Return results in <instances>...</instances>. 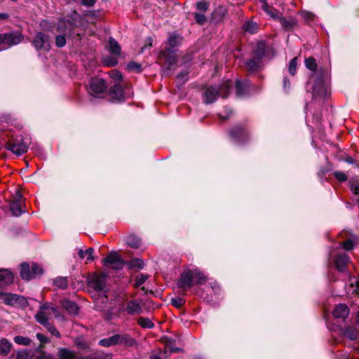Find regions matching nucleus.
<instances>
[{"label": "nucleus", "mask_w": 359, "mask_h": 359, "mask_svg": "<svg viewBox=\"0 0 359 359\" xmlns=\"http://www.w3.org/2000/svg\"><path fill=\"white\" fill-rule=\"evenodd\" d=\"M74 25L70 20H60L57 25V30L62 34L69 36L72 34Z\"/></svg>", "instance_id": "obj_18"}, {"label": "nucleus", "mask_w": 359, "mask_h": 359, "mask_svg": "<svg viewBox=\"0 0 359 359\" xmlns=\"http://www.w3.org/2000/svg\"><path fill=\"white\" fill-rule=\"evenodd\" d=\"M126 243L130 248L137 249L141 246V240L136 235L130 234L127 237Z\"/></svg>", "instance_id": "obj_30"}, {"label": "nucleus", "mask_w": 359, "mask_h": 359, "mask_svg": "<svg viewBox=\"0 0 359 359\" xmlns=\"http://www.w3.org/2000/svg\"><path fill=\"white\" fill-rule=\"evenodd\" d=\"M127 69L130 72L140 73L142 72V65L135 62H130L127 65Z\"/></svg>", "instance_id": "obj_42"}, {"label": "nucleus", "mask_w": 359, "mask_h": 359, "mask_svg": "<svg viewBox=\"0 0 359 359\" xmlns=\"http://www.w3.org/2000/svg\"><path fill=\"white\" fill-rule=\"evenodd\" d=\"M355 245V243L351 238L347 239L346 241L340 243V246H341L346 250H351L353 249Z\"/></svg>", "instance_id": "obj_46"}, {"label": "nucleus", "mask_w": 359, "mask_h": 359, "mask_svg": "<svg viewBox=\"0 0 359 359\" xmlns=\"http://www.w3.org/2000/svg\"><path fill=\"white\" fill-rule=\"evenodd\" d=\"M104 63L108 67H113L117 64V60L115 58H106L104 60Z\"/></svg>", "instance_id": "obj_57"}, {"label": "nucleus", "mask_w": 359, "mask_h": 359, "mask_svg": "<svg viewBox=\"0 0 359 359\" xmlns=\"http://www.w3.org/2000/svg\"><path fill=\"white\" fill-rule=\"evenodd\" d=\"M149 278V276L147 274L141 273L137 275L135 278V283L134 286L135 287H140Z\"/></svg>", "instance_id": "obj_44"}, {"label": "nucleus", "mask_w": 359, "mask_h": 359, "mask_svg": "<svg viewBox=\"0 0 359 359\" xmlns=\"http://www.w3.org/2000/svg\"><path fill=\"white\" fill-rule=\"evenodd\" d=\"M118 344H124L128 346H133L135 344V340L130 337L127 334L120 335L118 334Z\"/></svg>", "instance_id": "obj_34"}, {"label": "nucleus", "mask_w": 359, "mask_h": 359, "mask_svg": "<svg viewBox=\"0 0 359 359\" xmlns=\"http://www.w3.org/2000/svg\"><path fill=\"white\" fill-rule=\"evenodd\" d=\"M332 259L338 271L345 272L346 271L348 264L350 263V257L345 252H338Z\"/></svg>", "instance_id": "obj_13"}, {"label": "nucleus", "mask_w": 359, "mask_h": 359, "mask_svg": "<svg viewBox=\"0 0 359 359\" xmlns=\"http://www.w3.org/2000/svg\"><path fill=\"white\" fill-rule=\"evenodd\" d=\"M194 18L196 22L201 25H204L207 22V18L205 15L201 13H196L194 14Z\"/></svg>", "instance_id": "obj_51"}, {"label": "nucleus", "mask_w": 359, "mask_h": 359, "mask_svg": "<svg viewBox=\"0 0 359 359\" xmlns=\"http://www.w3.org/2000/svg\"><path fill=\"white\" fill-rule=\"evenodd\" d=\"M53 335L60 337V332L57 330L50 323L46 327Z\"/></svg>", "instance_id": "obj_55"}, {"label": "nucleus", "mask_w": 359, "mask_h": 359, "mask_svg": "<svg viewBox=\"0 0 359 359\" xmlns=\"http://www.w3.org/2000/svg\"><path fill=\"white\" fill-rule=\"evenodd\" d=\"M11 344L6 339L0 340V355H7L11 351Z\"/></svg>", "instance_id": "obj_33"}, {"label": "nucleus", "mask_w": 359, "mask_h": 359, "mask_svg": "<svg viewBox=\"0 0 359 359\" xmlns=\"http://www.w3.org/2000/svg\"><path fill=\"white\" fill-rule=\"evenodd\" d=\"M107 88L106 81L101 78H92L89 81L88 90L95 97H102Z\"/></svg>", "instance_id": "obj_4"}, {"label": "nucleus", "mask_w": 359, "mask_h": 359, "mask_svg": "<svg viewBox=\"0 0 359 359\" xmlns=\"http://www.w3.org/2000/svg\"><path fill=\"white\" fill-rule=\"evenodd\" d=\"M333 175L334 177L341 182H346L348 180L347 175L341 171H335Z\"/></svg>", "instance_id": "obj_52"}, {"label": "nucleus", "mask_w": 359, "mask_h": 359, "mask_svg": "<svg viewBox=\"0 0 359 359\" xmlns=\"http://www.w3.org/2000/svg\"><path fill=\"white\" fill-rule=\"evenodd\" d=\"M24 201L20 191H16L13 199L10 203V210L13 216L19 217L25 212L23 209Z\"/></svg>", "instance_id": "obj_10"}, {"label": "nucleus", "mask_w": 359, "mask_h": 359, "mask_svg": "<svg viewBox=\"0 0 359 359\" xmlns=\"http://www.w3.org/2000/svg\"><path fill=\"white\" fill-rule=\"evenodd\" d=\"M62 306L71 315H76L79 313V307L74 302L64 300L62 302Z\"/></svg>", "instance_id": "obj_24"}, {"label": "nucleus", "mask_w": 359, "mask_h": 359, "mask_svg": "<svg viewBox=\"0 0 359 359\" xmlns=\"http://www.w3.org/2000/svg\"><path fill=\"white\" fill-rule=\"evenodd\" d=\"M118 338H119L118 334H115L109 338L102 339L100 340L99 344L102 346H105V347L116 345V344H118L117 339Z\"/></svg>", "instance_id": "obj_32"}, {"label": "nucleus", "mask_w": 359, "mask_h": 359, "mask_svg": "<svg viewBox=\"0 0 359 359\" xmlns=\"http://www.w3.org/2000/svg\"><path fill=\"white\" fill-rule=\"evenodd\" d=\"M13 340L17 344L23 346H29L32 342V340L29 338L20 335L15 336Z\"/></svg>", "instance_id": "obj_40"}, {"label": "nucleus", "mask_w": 359, "mask_h": 359, "mask_svg": "<svg viewBox=\"0 0 359 359\" xmlns=\"http://www.w3.org/2000/svg\"><path fill=\"white\" fill-rule=\"evenodd\" d=\"M30 140L28 137H18L11 142L7 145V149L13 154L20 156L28 150Z\"/></svg>", "instance_id": "obj_6"}, {"label": "nucleus", "mask_w": 359, "mask_h": 359, "mask_svg": "<svg viewBox=\"0 0 359 359\" xmlns=\"http://www.w3.org/2000/svg\"><path fill=\"white\" fill-rule=\"evenodd\" d=\"M65 34L57 35L55 38V44L58 48H62L66 44V36Z\"/></svg>", "instance_id": "obj_48"}, {"label": "nucleus", "mask_w": 359, "mask_h": 359, "mask_svg": "<svg viewBox=\"0 0 359 359\" xmlns=\"http://www.w3.org/2000/svg\"><path fill=\"white\" fill-rule=\"evenodd\" d=\"M137 323L143 328L151 329L154 326L153 322L149 318L145 317L139 318L137 320Z\"/></svg>", "instance_id": "obj_38"}, {"label": "nucleus", "mask_w": 359, "mask_h": 359, "mask_svg": "<svg viewBox=\"0 0 359 359\" xmlns=\"http://www.w3.org/2000/svg\"><path fill=\"white\" fill-rule=\"evenodd\" d=\"M181 39V37L177 34H173L170 35L168 39V45L169 46L168 48L172 50L175 47L177 46L180 43Z\"/></svg>", "instance_id": "obj_35"}, {"label": "nucleus", "mask_w": 359, "mask_h": 359, "mask_svg": "<svg viewBox=\"0 0 359 359\" xmlns=\"http://www.w3.org/2000/svg\"><path fill=\"white\" fill-rule=\"evenodd\" d=\"M89 285L97 292H104L106 287V276H93L89 280Z\"/></svg>", "instance_id": "obj_14"}, {"label": "nucleus", "mask_w": 359, "mask_h": 359, "mask_svg": "<svg viewBox=\"0 0 359 359\" xmlns=\"http://www.w3.org/2000/svg\"><path fill=\"white\" fill-rule=\"evenodd\" d=\"M36 359H54L53 355L49 353H42L39 355H38Z\"/></svg>", "instance_id": "obj_58"}, {"label": "nucleus", "mask_w": 359, "mask_h": 359, "mask_svg": "<svg viewBox=\"0 0 359 359\" xmlns=\"http://www.w3.org/2000/svg\"><path fill=\"white\" fill-rule=\"evenodd\" d=\"M13 274L8 269H0V287L11 284L13 281Z\"/></svg>", "instance_id": "obj_19"}, {"label": "nucleus", "mask_w": 359, "mask_h": 359, "mask_svg": "<svg viewBox=\"0 0 359 359\" xmlns=\"http://www.w3.org/2000/svg\"><path fill=\"white\" fill-rule=\"evenodd\" d=\"M95 3V0H81V4L87 7L93 6Z\"/></svg>", "instance_id": "obj_59"}, {"label": "nucleus", "mask_w": 359, "mask_h": 359, "mask_svg": "<svg viewBox=\"0 0 359 359\" xmlns=\"http://www.w3.org/2000/svg\"><path fill=\"white\" fill-rule=\"evenodd\" d=\"M351 190L355 194L359 195V184L353 183L351 184Z\"/></svg>", "instance_id": "obj_61"}, {"label": "nucleus", "mask_w": 359, "mask_h": 359, "mask_svg": "<svg viewBox=\"0 0 359 359\" xmlns=\"http://www.w3.org/2000/svg\"><path fill=\"white\" fill-rule=\"evenodd\" d=\"M344 161L348 163H350V164H354L355 163V161L353 159V158H352L351 156H348L347 157H346L344 158Z\"/></svg>", "instance_id": "obj_64"}, {"label": "nucleus", "mask_w": 359, "mask_h": 359, "mask_svg": "<svg viewBox=\"0 0 359 359\" xmlns=\"http://www.w3.org/2000/svg\"><path fill=\"white\" fill-rule=\"evenodd\" d=\"M167 53H165V64L168 65V70L170 69L171 67L177 62L176 54L170 48H166Z\"/></svg>", "instance_id": "obj_26"}, {"label": "nucleus", "mask_w": 359, "mask_h": 359, "mask_svg": "<svg viewBox=\"0 0 359 359\" xmlns=\"http://www.w3.org/2000/svg\"><path fill=\"white\" fill-rule=\"evenodd\" d=\"M104 264L116 270L123 269L124 262L116 252H111L104 259Z\"/></svg>", "instance_id": "obj_11"}, {"label": "nucleus", "mask_w": 359, "mask_h": 359, "mask_svg": "<svg viewBox=\"0 0 359 359\" xmlns=\"http://www.w3.org/2000/svg\"><path fill=\"white\" fill-rule=\"evenodd\" d=\"M262 8L269 16L275 20L278 21L279 18L281 17L279 11L273 7L269 6L267 3H264V4L262 5Z\"/></svg>", "instance_id": "obj_25"}, {"label": "nucleus", "mask_w": 359, "mask_h": 359, "mask_svg": "<svg viewBox=\"0 0 359 359\" xmlns=\"http://www.w3.org/2000/svg\"><path fill=\"white\" fill-rule=\"evenodd\" d=\"M278 22L280 23L283 29L287 32L292 31L297 25V21L293 17H289L287 18L281 16L279 18Z\"/></svg>", "instance_id": "obj_20"}, {"label": "nucleus", "mask_w": 359, "mask_h": 359, "mask_svg": "<svg viewBox=\"0 0 359 359\" xmlns=\"http://www.w3.org/2000/svg\"><path fill=\"white\" fill-rule=\"evenodd\" d=\"M23 36L19 32L0 34V50L7 49L12 46L20 43Z\"/></svg>", "instance_id": "obj_5"}, {"label": "nucleus", "mask_w": 359, "mask_h": 359, "mask_svg": "<svg viewBox=\"0 0 359 359\" xmlns=\"http://www.w3.org/2000/svg\"><path fill=\"white\" fill-rule=\"evenodd\" d=\"M0 299L7 305L13 306L17 304H20L24 300L23 297L15 294L5 293L0 292Z\"/></svg>", "instance_id": "obj_17"}, {"label": "nucleus", "mask_w": 359, "mask_h": 359, "mask_svg": "<svg viewBox=\"0 0 359 359\" xmlns=\"http://www.w3.org/2000/svg\"><path fill=\"white\" fill-rule=\"evenodd\" d=\"M227 14V9L224 6H218L212 13V19L216 22H222Z\"/></svg>", "instance_id": "obj_21"}, {"label": "nucleus", "mask_w": 359, "mask_h": 359, "mask_svg": "<svg viewBox=\"0 0 359 359\" xmlns=\"http://www.w3.org/2000/svg\"><path fill=\"white\" fill-rule=\"evenodd\" d=\"M349 313V308L344 304L337 305L332 311V314L337 322L344 321L348 317Z\"/></svg>", "instance_id": "obj_15"}, {"label": "nucleus", "mask_w": 359, "mask_h": 359, "mask_svg": "<svg viewBox=\"0 0 359 359\" xmlns=\"http://www.w3.org/2000/svg\"><path fill=\"white\" fill-rule=\"evenodd\" d=\"M209 7V4L207 1H201L196 4V8L201 13L205 12Z\"/></svg>", "instance_id": "obj_50"}, {"label": "nucleus", "mask_w": 359, "mask_h": 359, "mask_svg": "<svg viewBox=\"0 0 359 359\" xmlns=\"http://www.w3.org/2000/svg\"><path fill=\"white\" fill-rule=\"evenodd\" d=\"M124 311L130 316H136L141 314L143 309L138 300L130 299L126 302Z\"/></svg>", "instance_id": "obj_16"}, {"label": "nucleus", "mask_w": 359, "mask_h": 359, "mask_svg": "<svg viewBox=\"0 0 359 359\" xmlns=\"http://www.w3.org/2000/svg\"><path fill=\"white\" fill-rule=\"evenodd\" d=\"M133 265L141 269L143 267V262L141 259H136L133 261Z\"/></svg>", "instance_id": "obj_63"}, {"label": "nucleus", "mask_w": 359, "mask_h": 359, "mask_svg": "<svg viewBox=\"0 0 359 359\" xmlns=\"http://www.w3.org/2000/svg\"><path fill=\"white\" fill-rule=\"evenodd\" d=\"M42 273V268L36 263H33L32 266L26 262L21 264L20 277L24 280H29Z\"/></svg>", "instance_id": "obj_7"}, {"label": "nucleus", "mask_w": 359, "mask_h": 359, "mask_svg": "<svg viewBox=\"0 0 359 359\" xmlns=\"http://www.w3.org/2000/svg\"><path fill=\"white\" fill-rule=\"evenodd\" d=\"M283 89L287 93L290 89V87H291V83H290V81H289V79L287 78V77H284L283 78Z\"/></svg>", "instance_id": "obj_56"}, {"label": "nucleus", "mask_w": 359, "mask_h": 359, "mask_svg": "<svg viewBox=\"0 0 359 359\" xmlns=\"http://www.w3.org/2000/svg\"><path fill=\"white\" fill-rule=\"evenodd\" d=\"M243 29L247 32H249L250 34H255L257 32L259 29V25L255 22L248 21L244 24Z\"/></svg>", "instance_id": "obj_36"}, {"label": "nucleus", "mask_w": 359, "mask_h": 359, "mask_svg": "<svg viewBox=\"0 0 359 359\" xmlns=\"http://www.w3.org/2000/svg\"><path fill=\"white\" fill-rule=\"evenodd\" d=\"M109 43L111 53L119 55L121 53V47L118 42L114 39L110 38Z\"/></svg>", "instance_id": "obj_37"}, {"label": "nucleus", "mask_w": 359, "mask_h": 359, "mask_svg": "<svg viewBox=\"0 0 359 359\" xmlns=\"http://www.w3.org/2000/svg\"><path fill=\"white\" fill-rule=\"evenodd\" d=\"M297 58L294 57L289 64L288 71L292 76H294L297 66Z\"/></svg>", "instance_id": "obj_49"}, {"label": "nucleus", "mask_w": 359, "mask_h": 359, "mask_svg": "<svg viewBox=\"0 0 359 359\" xmlns=\"http://www.w3.org/2000/svg\"><path fill=\"white\" fill-rule=\"evenodd\" d=\"M53 285L59 289H67L69 285L67 277L60 276L53 280Z\"/></svg>", "instance_id": "obj_31"}, {"label": "nucleus", "mask_w": 359, "mask_h": 359, "mask_svg": "<svg viewBox=\"0 0 359 359\" xmlns=\"http://www.w3.org/2000/svg\"><path fill=\"white\" fill-rule=\"evenodd\" d=\"M344 334L346 337L351 339H355L358 337L357 330L351 327H348L344 331Z\"/></svg>", "instance_id": "obj_41"}, {"label": "nucleus", "mask_w": 359, "mask_h": 359, "mask_svg": "<svg viewBox=\"0 0 359 359\" xmlns=\"http://www.w3.org/2000/svg\"><path fill=\"white\" fill-rule=\"evenodd\" d=\"M59 359H76L75 352L66 348H61L58 351Z\"/></svg>", "instance_id": "obj_29"}, {"label": "nucleus", "mask_w": 359, "mask_h": 359, "mask_svg": "<svg viewBox=\"0 0 359 359\" xmlns=\"http://www.w3.org/2000/svg\"><path fill=\"white\" fill-rule=\"evenodd\" d=\"M305 66L307 69L313 72L311 79L314 80L313 84V97L324 98L327 95V88L325 84L326 73L322 70L314 72L317 69V63L316 59L309 57L305 59Z\"/></svg>", "instance_id": "obj_1"}, {"label": "nucleus", "mask_w": 359, "mask_h": 359, "mask_svg": "<svg viewBox=\"0 0 359 359\" xmlns=\"http://www.w3.org/2000/svg\"><path fill=\"white\" fill-rule=\"evenodd\" d=\"M29 357V354L27 351L22 350L18 351L16 355V359H28Z\"/></svg>", "instance_id": "obj_54"}, {"label": "nucleus", "mask_w": 359, "mask_h": 359, "mask_svg": "<svg viewBox=\"0 0 359 359\" xmlns=\"http://www.w3.org/2000/svg\"><path fill=\"white\" fill-rule=\"evenodd\" d=\"M36 337L40 341V342H41L43 344H46V343L48 342V339H47V337H45L42 334L37 333L36 334Z\"/></svg>", "instance_id": "obj_60"}, {"label": "nucleus", "mask_w": 359, "mask_h": 359, "mask_svg": "<svg viewBox=\"0 0 359 359\" xmlns=\"http://www.w3.org/2000/svg\"><path fill=\"white\" fill-rule=\"evenodd\" d=\"M127 90H125L119 83H116L109 90V97L114 102L123 101L131 95L129 89Z\"/></svg>", "instance_id": "obj_8"}, {"label": "nucleus", "mask_w": 359, "mask_h": 359, "mask_svg": "<svg viewBox=\"0 0 359 359\" xmlns=\"http://www.w3.org/2000/svg\"><path fill=\"white\" fill-rule=\"evenodd\" d=\"M207 278L204 273L198 269L184 270L180 275L177 281L179 288L184 292L190 289L194 285H203Z\"/></svg>", "instance_id": "obj_2"}, {"label": "nucleus", "mask_w": 359, "mask_h": 359, "mask_svg": "<svg viewBox=\"0 0 359 359\" xmlns=\"http://www.w3.org/2000/svg\"><path fill=\"white\" fill-rule=\"evenodd\" d=\"M75 344L79 349L88 350L89 348V344L83 338H77L75 340Z\"/></svg>", "instance_id": "obj_43"}, {"label": "nucleus", "mask_w": 359, "mask_h": 359, "mask_svg": "<svg viewBox=\"0 0 359 359\" xmlns=\"http://www.w3.org/2000/svg\"><path fill=\"white\" fill-rule=\"evenodd\" d=\"M232 87V82L229 80L222 82L219 86H208L204 88L202 93L203 102L206 104L215 102L219 96L226 97Z\"/></svg>", "instance_id": "obj_3"}, {"label": "nucleus", "mask_w": 359, "mask_h": 359, "mask_svg": "<svg viewBox=\"0 0 359 359\" xmlns=\"http://www.w3.org/2000/svg\"><path fill=\"white\" fill-rule=\"evenodd\" d=\"M266 44L264 41L257 43L253 52V57L262 60L266 56Z\"/></svg>", "instance_id": "obj_23"}, {"label": "nucleus", "mask_w": 359, "mask_h": 359, "mask_svg": "<svg viewBox=\"0 0 359 359\" xmlns=\"http://www.w3.org/2000/svg\"><path fill=\"white\" fill-rule=\"evenodd\" d=\"M262 65V60L253 57L245 62L247 69L250 72L257 71Z\"/></svg>", "instance_id": "obj_27"}, {"label": "nucleus", "mask_w": 359, "mask_h": 359, "mask_svg": "<svg viewBox=\"0 0 359 359\" xmlns=\"http://www.w3.org/2000/svg\"><path fill=\"white\" fill-rule=\"evenodd\" d=\"M35 318L38 323L46 327L49 324L48 318L46 313L43 311V307L35 315Z\"/></svg>", "instance_id": "obj_28"}, {"label": "nucleus", "mask_w": 359, "mask_h": 359, "mask_svg": "<svg viewBox=\"0 0 359 359\" xmlns=\"http://www.w3.org/2000/svg\"><path fill=\"white\" fill-rule=\"evenodd\" d=\"M350 287L353 289V293L359 294V278L351 282Z\"/></svg>", "instance_id": "obj_53"}, {"label": "nucleus", "mask_w": 359, "mask_h": 359, "mask_svg": "<svg viewBox=\"0 0 359 359\" xmlns=\"http://www.w3.org/2000/svg\"><path fill=\"white\" fill-rule=\"evenodd\" d=\"M111 77L117 79V80H121L122 79V75L118 71H112L111 73Z\"/></svg>", "instance_id": "obj_62"}, {"label": "nucleus", "mask_w": 359, "mask_h": 359, "mask_svg": "<svg viewBox=\"0 0 359 359\" xmlns=\"http://www.w3.org/2000/svg\"><path fill=\"white\" fill-rule=\"evenodd\" d=\"M185 303L184 299L180 297H175L171 299V304L176 308H180Z\"/></svg>", "instance_id": "obj_47"}, {"label": "nucleus", "mask_w": 359, "mask_h": 359, "mask_svg": "<svg viewBox=\"0 0 359 359\" xmlns=\"http://www.w3.org/2000/svg\"><path fill=\"white\" fill-rule=\"evenodd\" d=\"M93 252L94 250L92 248H90L86 250H79V256L81 259H83L86 257L87 261H93L94 259V257H93Z\"/></svg>", "instance_id": "obj_39"}, {"label": "nucleus", "mask_w": 359, "mask_h": 359, "mask_svg": "<svg viewBox=\"0 0 359 359\" xmlns=\"http://www.w3.org/2000/svg\"><path fill=\"white\" fill-rule=\"evenodd\" d=\"M250 87V82L248 80L241 81L238 80L236 83V94L238 96L241 97L247 94Z\"/></svg>", "instance_id": "obj_22"}, {"label": "nucleus", "mask_w": 359, "mask_h": 359, "mask_svg": "<svg viewBox=\"0 0 359 359\" xmlns=\"http://www.w3.org/2000/svg\"><path fill=\"white\" fill-rule=\"evenodd\" d=\"M82 359H107V356L103 352L96 351Z\"/></svg>", "instance_id": "obj_45"}, {"label": "nucleus", "mask_w": 359, "mask_h": 359, "mask_svg": "<svg viewBox=\"0 0 359 359\" xmlns=\"http://www.w3.org/2000/svg\"><path fill=\"white\" fill-rule=\"evenodd\" d=\"M32 44L37 50L48 51L50 48V36L43 32H38L33 39Z\"/></svg>", "instance_id": "obj_9"}, {"label": "nucleus", "mask_w": 359, "mask_h": 359, "mask_svg": "<svg viewBox=\"0 0 359 359\" xmlns=\"http://www.w3.org/2000/svg\"><path fill=\"white\" fill-rule=\"evenodd\" d=\"M229 135L235 142L242 144L248 138V133L244 128L240 125L236 126L229 131Z\"/></svg>", "instance_id": "obj_12"}]
</instances>
